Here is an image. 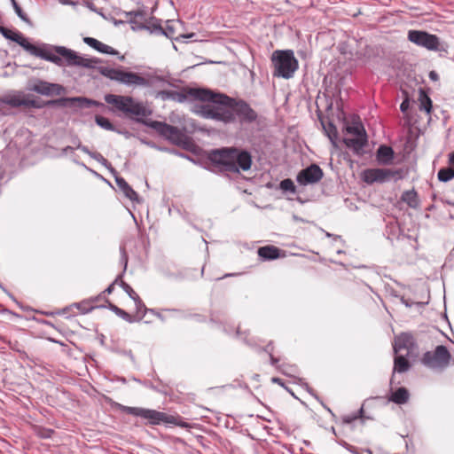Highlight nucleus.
<instances>
[{
    "label": "nucleus",
    "instance_id": "f257e3e1",
    "mask_svg": "<svg viewBox=\"0 0 454 454\" xmlns=\"http://www.w3.org/2000/svg\"><path fill=\"white\" fill-rule=\"evenodd\" d=\"M189 94L197 100L214 104L199 106L197 113L205 119L224 124L236 121L245 124L255 121L258 117L257 113L243 99L231 98L209 89H191Z\"/></svg>",
    "mask_w": 454,
    "mask_h": 454
},
{
    "label": "nucleus",
    "instance_id": "f03ea898",
    "mask_svg": "<svg viewBox=\"0 0 454 454\" xmlns=\"http://www.w3.org/2000/svg\"><path fill=\"white\" fill-rule=\"evenodd\" d=\"M0 34L4 38L17 43L31 55L51 62L58 67L68 66L94 68L96 64L99 62L98 58L82 57L76 51L65 46H56L45 43L41 46H36L29 43L27 38H26L20 32L12 30L1 25Z\"/></svg>",
    "mask_w": 454,
    "mask_h": 454
},
{
    "label": "nucleus",
    "instance_id": "7ed1b4c3",
    "mask_svg": "<svg viewBox=\"0 0 454 454\" xmlns=\"http://www.w3.org/2000/svg\"><path fill=\"white\" fill-rule=\"evenodd\" d=\"M104 99L107 104L113 105L117 110L122 112L125 115L130 117L136 116V121L137 122L144 123L147 127L154 129L163 137L166 136L171 126L170 124L160 121H144L142 118L151 114V111H149L143 103L135 101L132 97L106 94Z\"/></svg>",
    "mask_w": 454,
    "mask_h": 454
},
{
    "label": "nucleus",
    "instance_id": "20e7f679",
    "mask_svg": "<svg viewBox=\"0 0 454 454\" xmlns=\"http://www.w3.org/2000/svg\"><path fill=\"white\" fill-rule=\"evenodd\" d=\"M98 59L99 60L98 64L101 63V60L99 59ZM96 65H98V63ZM93 69H98V71L103 76L107 77L110 80L119 82L127 86L152 88L163 87L166 84H169L167 78L159 74L157 70L137 74L108 67L96 66Z\"/></svg>",
    "mask_w": 454,
    "mask_h": 454
},
{
    "label": "nucleus",
    "instance_id": "39448f33",
    "mask_svg": "<svg viewBox=\"0 0 454 454\" xmlns=\"http://www.w3.org/2000/svg\"><path fill=\"white\" fill-rule=\"evenodd\" d=\"M209 160L225 171L239 174L240 171H248L253 160L251 153L246 149L229 146L214 149L209 153Z\"/></svg>",
    "mask_w": 454,
    "mask_h": 454
},
{
    "label": "nucleus",
    "instance_id": "423d86ee",
    "mask_svg": "<svg viewBox=\"0 0 454 454\" xmlns=\"http://www.w3.org/2000/svg\"><path fill=\"white\" fill-rule=\"evenodd\" d=\"M273 75L290 79L298 69V60L292 50H277L271 56Z\"/></svg>",
    "mask_w": 454,
    "mask_h": 454
},
{
    "label": "nucleus",
    "instance_id": "0eeeda50",
    "mask_svg": "<svg viewBox=\"0 0 454 454\" xmlns=\"http://www.w3.org/2000/svg\"><path fill=\"white\" fill-rule=\"evenodd\" d=\"M116 407L121 412L146 419L148 424L152 426H158L161 424H177L176 419L174 416L156 410L141 407H130L121 403H116Z\"/></svg>",
    "mask_w": 454,
    "mask_h": 454
},
{
    "label": "nucleus",
    "instance_id": "6e6552de",
    "mask_svg": "<svg viewBox=\"0 0 454 454\" xmlns=\"http://www.w3.org/2000/svg\"><path fill=\"white\" fill-rule=\"evenodd\" d=\"M408 40L412 43L423 47L428 51H447V45L442 43L435 35L424 30H409Z\"/></svg>",
    "mask_w": 454,
    "mask_h": 454
},
{
    "label": "nucleus",
    "instance_id": "1a4fd4ad",
    "mask_svg": "<svg viewBox=\"0 0 454 454\" xmlns=\"http://www.w3.org/2000/svg\"><path fill=\"white\" fill-rule=\"evenodd\" d=\"M451 355L443 345L437 346L434 351H427L421 357V364L431 370L442 371L450 364Z\"/></svg>",
    "mask_w": 454,
    "mask_h": 454
},
{
    "label": "nucleus",
    "instance_id": "9d476101",
    "mask_svg": "<svg viewBox=\"0 0 454 454\" xmlns=\"http://www.w3.org/2000/svg\"><path fill=\"white\" fill-rule=\"evenodd\" d=\"M403 171L401 169L389 168H368L363 172V180L369 184L373 183L383 184L394 179L395 181L402 178Z\"/></svg>",
    "mask_w": 454,
    "mask_h": 454
},
{
    "label": "nucleus",
    "instance_id": "9b49d317",
    "mask_svg": "<svg viewBox=\"0 0 454 454\" xmlns=\"http://www.w3.org/2000/svg\"><path fill=\"white\" fill-rule=\"evenodd\" d=\"M49 105H58L63 107H77L79 109L90 108L92 106L104 107V104L85 97L60 98L49 101Z\"/></svg>",
    "mask_w": 454,
    "mask_h": 454
},
{
    "label": "nucleus",
    "instance_id": "f8f14e48",
    "mask_svg": "<svg viewBox=\"0 0 454 454\" xmlns=\"http://www.w3.org/2000/svg\"><path fill=\"white\" fill-rule=\"evenodd\" d=\"M27 90L47 97L54 95L59 96L65 91V88L62 85L40 79L30 81L27 85Z\"/></svg>",
    "mask_w": 454,
    "mask_h": 454
},
{
    "label": "nucleus",
    "instance_id": "ddd939ff",
    "mask_svg": "<svg viewBox=\"0 0 454 454\" xmlns=\"http://www.w3.org/2000/svg\"><path fill=\"white\" fill-rule=\"evenodd\" d=\"M323 175V170L318 165L311 164L299 172L296 180L300 184L307 185L317 183L322 179Z\"/></svg>",
    "mask_w": 454,
    "mask_h": 454
},
{
    "label": "nucleus",
    "instance_id": "4468645a",
    "mask_svg": "<svg viewBox=\"0 0 454 454\" xmlns=\"http://www.w3.org/2000/svg\"><path fill=\"white\" fill-rule=\"evenodd\" d=\"M414 344V340L411 334L403 333L399 336L395 337L394 343L395 354H400L403 350L406 351V356L409 355L411 348Z\"/></svg>",
    "mask_w": 454,
    "mask_h": 454
},
{
    "label": "nucleus",
    "instance_id": "2eb2a0df",
    "mask_svg": "<svg viewBox=\"0 0 454 454\" xmlns=\"http://www.w3.org/2000/svg\"><path fill=\"white\" fill-rule=\"evenodd\" d=\"M344 145L355 154L360 155L363 153L364 147L367 145V135L354 137H344Z\"/></svg>",
    "mask_w": 454,
    "mask_h": 454
},
{
    "label": "nucleus",
    "instance_id": "dca6fc26",
    "mask_svg": "<svg viewBox=\"0 0 454 454\" xmlns=\"http://www.w3.org/2000/svg\"><path fill=\"white\" fill-rule=\"evenodd\" d=\"M113 175L114 176L115 183L118 188L123 192L125 197L132 201L138 202V194L132 189V187L126 182V180L123 177L118 176L117 173Z\"/></svg>",
    "mask_w": 454,
    "mask_h": 454
},
{
    "label": "nucleus",
    "instance_id": "f3484780",
    "mask_svg": "<svg viewBox=\"0 0 454 454\" xmlns=\"http://www.w3.org/2000/svg\"><path fill=\"white\" fill-rule=\"evenodd\" d=\"M395 157V153L392 147L381 145L376 152V159L380 164L388 165L392 163Z\"/></svg>",
    "mask_w": 454,
    "mask_h": 454
},
{
    "label": "nucleus",
    "instance_id": "a211bd4d",
    "mask_svg": "<svg viewBox=\"0 0 454 454\" xmlns=\"http://www.w3.org/2000/svg\"><path fill=\"white\" fill-rule=\"evenodd\" d=\"M129 22L132 25V29H149L144 21L145 20V13L142 12H129L127 13Z\"/></svg>",
    "mask_w": 454,
    "mask_h": 454
},
{
    "label": "nucleus",
    "instance_id": "6ab92c4d",
    "mask_svg": "<svg viewBox=\"0 0 454 454\" xmlns=\"http://www.w3.org/2000/svg\"><path fill=\"white\" fill-rule=\"evenodd\" d=\"M280 249L274 246H264L258 248V255L265 261L275 260L279 257Z\"/></svg>",
    "mask_w": 454,
    "mask_h": 454
},
{
    "label": "nucleus",
    "instance_id": "aec40b11",
    "mask_svg": "<svg viewBox=\"0 0 454 454\" xmlns=\"http://www.w3.org/2000/svg\"><path fill=\"white\" fill-rule=\"evenodd\" d=\"M409 396L410 394L408 390L405 387H401L392 392L389 400L396 404H403L408 402Z\"/></svg>",
    "mask_w": 454,
    "mask_h": 454
},
{
    "label": "nucleus",
    "instance_id": "412c9836",
    "mask_svg": "<svg viewBox=\"0 0 454 454\" xmlns=\"http://www.w3.org/2000/svg\"><path fill=\"white\" fill-rule=\"evenodd\" d=\"M395 355L396 356L394 360V372L403 373L407 372L411 367L410 362L407 360L405 356L402 354Z\"/></svg>",
    "mask_w": 454,
    "mask_h": 454
},
{
    "label": "nucleus",
    "instance_id": "4be33fe9",
    "mask_svg": "<svg viewBox=\"0 0 454 454\" xmlns=\"http://www.w3.org/2000/svg\"><path fill=\"white\" fill-rule=\"evenodd\" d=\"M164 138L175 145H180L183 142L184 134L177 127L171 125Z\"/></svg>",
    "mask_w": 454,
    "mask_h": 454
},
{
    "label": "nucleus",
    "instance_id": "5701e85b",
    "mask_svg": "<svg viewBox=\"0 0 454 454\" xmlns=\"http://www.w3.org/2000/svg\"><path fill=\"white\" fill-rule=\"evenodd\" d=\"M322 126L332 145L337 147L338 131L335 125L332 121H328L326 124L322 121Z\"/></svg>",
    "mask_w": 454,
    "mask_h": 454
},
{
    "label": "nucleus",
    "instance_id": "b1692460",
    "mask_svg": "<svg viewBox=\"0 0 454 454\" xmlns=\"http://www.w3.org/2000/svg\"><path fill=\"white\" fill-rule=\"evenodd\" d=\"M402 200L410 207L416 208L419 205L418 193L413 189L405 191L402 194Z\"/></svg>",
    "mask_w": 454,
    "mask_h": 454
},
{
    "label": "nucleus",
    "instance_id": "393cba45",
    "mask_svg": "<svg viewBox=\"0 0 454 454\" xmlns=\"http://www.w3.org/2000/svg\"><path fill=\"white\" fill-rule=\"evenodd\" d=\"M419 110L425 111L427 114H430L432 111V100L428 97V95L423 90H419Z\"/></svg>",
    "mask_w": 454,
    "mask_h": 454
},
{
    "label": "nucleus",
    "instance_id": "a878e982",
    "mask_svg": "<svg viewBox=\"0 0 454 454\" xmlns=\"http://www.w3.org/2000/svg\"><path fill=\"white\" fill-rule=\"evenodd\" d=\"M345 131L354 137L367 135L364 127L359 121H355L352 125H347L345 127Z\"/></svg>",
    "mask_w": 454,
    "mask_h": 454
},
{
    "label": "nucleus",
    "instance_id": "bb28decb",
    "mask_svg": "<svg viewBox=\"0 0 454 454\" xmlns=\"http://www.w3.org/2000/svg\"><path fill=\"white\" fill-rule=\"evenodd\" d=\"M121 286L124 290V292L131 298L134 301L136 306H144L143 301L139 298V296L136 294V292L133 290V288L127 284L124 281H121Z\"/></svg>",
    "mask_w": 454,
    "mask_h": 454
},
{
    "label": "nucleus",
    "instance_id": "cd10ccee",
    "mask_svg": "<svg viewBox=\"0 0 454 454\" xmlns=\"http://www.w3.org/2000/svg\"><path fill=\"white\" fill-rule=\"evenodd\" d=\"M4 102L12 107H19L24 106L25 98L20 94L8 95L4 98Z\"/></svg>",
    "mask_w": 454,
    "mask_h": 454
},
{
    "label": "nucleus",
    "instance_id": "c85d7f7f",
    "mask_svg": "<svg viewBox=\"0 0 454 454\" xmlns=\"http://www.w3.org/2000/svg\"><path fill=\"white\" fill-rule=\"evenodd\" d=\"M109 308L112 311H114L118 317H120L121 318H122L123 320H125L126 322H129V323H133L135 322V318L129 315L128 312H126L125 310H123L122 309H120L119 307H117L116 305L114 304H112L110 303L109 304Z\"/></svg>",
    "mask_w": 454,
    "mask_h": 454
},
{
    "label": "nucleus",
    "instance_id": "c756f323",
    "mask_svg": "<svg viewBox=\"0 0 454 454\" xmlns=\"http://www.w3.org/2000/svg\"><path fill=\"white\" fill-rule=\"evenodd\" d=\"M439 181L446 183L454 178L453 169L451 168H442L437 173Z\"/></svg>",
    "mask_w": 454,
    "mask_h": 454
},
{
    "label": "nucleus",
    "instance_id": "7c9ffc66",
    "mask_svg": "<svg viewBox=\"0 0 454 454\" xmlns=\"http://www.w3.org/2000/svg\"><path fill=\"white\" fill-rule=\"evenodd\" d=\"M278 371L288 377H294L295 373L298 372V368L296 365L282 363L278 366Z\"/></svg>",
    "mask_w": 454,
    "mask_h": 454
},
{
    "label": "nucleus",
    "instance_id": "2f4dec72",
    "mask_svg": "<svg viewBox=\"0 0 454 454\" xmlns=\"http://www.w3.org/2000/svg\"><path fill=\"white\" fill-rule=\"evenodd\" d=\"M95 121L100 128L106 130L116 131V129L114 126V124L104 116L97 115L95 117Z\"/></svg>",
    "mask_w": 454,
    "mask_h": 454
},
{
    "label": "nucleus",
    "instance_id": "473e14b6",
    "mask_svg": "<svg viewBox=\"0 0 454 454\" xmlns=\"http://www.w3.org/2000/svg\"><path fill=\"white\" fill-rule=\"evenodd\" d=\"M91 158L99 162L106 168H108L112 174H116V170L112 167V165L101 153L94 152L93 153H91Z\"/></svg>",
    "mask_w": 454,
    "mask_h": 454
},
{
    "label": "nucleus",
    "instance_id": "72a5a7b5",
    "mask_svg": "<svg viewBox=\"0 0 454 454\" xmlns=\"http://www.w3.org/2000/svg\"><path fill=\"white\" fill-rule=\"evenodd\" d=\"M279 187L283 192H288L291 193L295 192V185L290 178L284 179L280 182Z\"/></svg>",
    "mask_w": 454,
    "mask_h": 454
},
{
    "label": "nucleus",
    "instance_id": "f704fd0d",
    "mask_svg": "<svg viewBox=\"0 0 454 454\" xmlns=\"http://www.w3.org/2000/svg\"><path fill=\"white\" fill-rule=\"evenodd\" d=\"M12 3V5L15 11V13L18 15L19 18H20L24 21H27L28 18L27 14L23 12L20 4L17 3L16 0H10Z\"/></svg>",
    "mask_w": 454,
    "mask_h": 454
},
{
    "label": "nucleus",
    "instance_id": "c9c22d12",
    "mask_svg": "<svg viewBox=\"0 0 454 454\" xmlns=\"http://www.w3.org/2000/svg\"><path fill=\"white\" fill-rule=\"evenodd\" d=\"M83 42L87 45L90 46L91 48L95 49L98 51V49L100 48V45L102 43L100 41H98V40H97V39H95L93 37H89V36L84 37L83 38Z\"/></svg>",
    "mask_w": 454,
    "mask_h": 454
},
{
    "label": "nucleus",
    "instance_id": "e433bc0d",
    "mask_svg": "<svg viewBox=\"0 0 454 454\" xmlns=\"http://www.w3.org/2000/svg\"><path fill=\"white\" fill-rule=\"evenodd\" d=\"M186 99H187V96L184 92L172 90V96H171L170 100H173V101H176L178 103H183V102L186 101Z\"/></svg>",
    "mask_w": 454,
    "mask_h": 454
},
{
    "label": "nucleus",
    "instance_id": "4c0bfd02",
    "mask_svg": "<svg viewBox=\"0 0 454 454\" xmlns=\"http://www.w3.org/2000/svg\"><path fill=\"white\" fill-rule=\"evenodd\" d=\"M363 413H364V409L363 407L358 411L357 414L356 415H347V416H344L342 420H343V423L345 424H350L352 423L354 420L357 419L358 418H362L363 416Z\"/></svg>",
    "mask_w": 454,
    "mask_h": 454
},
{
    "label": "nucleus",
    "instance_id": "58836bf2",
    "mask_svg": "<svg viewBox=\"0 0 454 454\" xmlns=\"http://www.w3.org/2000/svg\"><path fill=\"white\" fill-rule=\"evenodd\" d=\"M98 52L109 54V55H117L118 54V51L115 49H114L113 47H111L107 44H105L103 43H101L100 48L98 49Z\"/></svg>",
    "mask_w": 454,
    "mask_h": 454
},
{
    "label": "nucleus",
    "instance_id": "ea45409f",
    "mask_svg": "<svg viewBox=\"0 0 454 454\" xmlns=\"http://www.w3.org/2000/svg\"><path fill=\"white\" fill-rule=\"evenodd\" d=\"M172 96V90H159L155 92V98H160L163 101L170 100Z\"/></svg>",
    "mask_w": 454,
    "mask_h": 454
},
{
    "label": "nucleus",
    "instance_id": "a19ab883",
    "mask_svg": "<svg viewBox=\"0 0 454 454\" xmlns=\"http://www.w3.org/2000/svg\"><path fill=\"white\" fill-rule=\"evenodd\" d=\"M120 253H121V262L123 264V272H124L126 270L127 265H128V254L123 247H120Z\"/></svg>",
    "mask_w": 454,
    "mask_h": 454
},
{
    "label": "nucleus",
    "instance_id": "79ce46f5",
    "mask_svg": "<svg viewBox=\"0 0 454 454\" xmlns=\"http://www.w3.org/2000/svg\"><path fill=\"white\" fill-rule=\"evenodd\" d=\"M148 30L157 35H162L164 33V28L160 24H153L152 27H149Z\"/></svg>",
    "mask_w": 454,
    "mask_h": 454
},
{
    "label": "nucleus",
    "instance_id": "37998d69",
    "mask_svg": "<svg viewBox=\"0 0 454 454\" xmlns=\"http://www.w3.org/2000/svg\"><path fill=\"white\" fill-rule=\"evenodd\" d=\"M76 149L81 150L84 153L88 154L90 157H91V153H94V152H91L87 146L82 145L80 140H77Z\"/></svg>",
    "mask_w": 454,
    "mask_h": 454
},
{
    "label": "nucleus",
    "instance_id": "c03bdc74",
    "mask_svg": "<svg viewBox=\"0 0 454 454\" xmlns=\"http://www.w3.org/2000/svg\"><path fill=\"white\" fill-rule=\"evenodd\" d=\"M24 106H29V107H35V108H40L42 107L41 105L38 104L36 100L34 99H26L25 98V104Z\"/></svg>",
    "mask_w": 454,
    "mask_h": 454
},
{
    "label": "nucleus",
    "instance_id": "a18cd8bd",
    "mask_svg": "<svg viewBox=\"0 0 454 454\" xmlns=\"http://www.w3.org/2000/svg\"><path fill=\"white\" fill-rule=\"evenodd\" d=\"M410 107V101L408 98L403 100L400 105V110L402 113H406Z\"/></svg>",
    "mask_w": 454,
    "mask_h": 454
},
{
    "label": "nucleus",
    "instance_id": "49530a36",
    "mask_svg": "<svg viewBox=\"0 0 454 454\" xmlns=\"http://www.w3.org/2000/svg\"><path fill=\"white\" fill-rule=\"evenodd\" d=\"M175 34V30L172 27L168 26L166 29H164V33L162 34L166 37L172 38Z\"/></svg>",
    "mask_w": 454,
    "mask_h": 454
},
{
    "label": "nucleus",
    "instance_id": "de8ad7c7",
    "mask_svg": "<svg viewBox=\"0 0 454 454\" xmlns=\"http://www.w3.org/2000/svg\"><path fill=\"white\" fill-rule=\"evenodd\" d=\"M122 274H123V272H122L121 274H120V275L117 277V278L115 279V281H114L113 284H111V285H110V286H108V287L104 291V293H106V294H112V292L114 291V286L115 282H117V281H118V279L121 278Z\"/></svg>",
    "mask_w": 454,
    "mask_h": 454
},
{
    "label": "nucleus",
    "instance_id": "09e8293b",
    "mask_svg": "<svg viewBox=\"0 0 454 454\" xmlns=\"http://www.w3.org/2000/svg\"><path fill=\"white\" fill-rule=\"evenodd\" d=\"M339 443H340V445H341L343 448H345L349 452H353L354 446L350 445L349 443H348L345 441H341Z\"/></svg>",
    "mask_w": 454,
    "mask_h": 454
},
{
    "label": "nucleus",
    "instance_id": "8fccbe9b",
    "mask_svg": "<svg viewBox=\"0 0 454 454\" xmlns=\"http://www.w3.org/2000/svg\"><path fill=\"white\" fill-rule=\"evenodd\" d=\"M270 364L271 365L275 366L278 370V362H279V359L275 357L272 354L270 355Z\"/></svg>",
    "mask_w": 454,
    "mask_h": 454
},
{
    "label": "nucleus",
    "instance_id": "3c124183",
    "mask_svg": "<svg viewBox=\"0 0 454 454\" xmlns=\"http://www.w3.org/2000/svg\"><path fill=\"white\" fill-rule=\"evenodd\" d=\"M74 146L67 145V146H66V147H64V148L62 149V153H63V154H67V153H73V152H74Z\"/></svg>",
    "mask_w": 454,
    "mask_h": 454
},
{
    "label": "nucleus",
    "instance_id": "603ef678",
    "mask_svg": "<svg viewBox=\"0 0 454 454\" xmlns=\"http://www.w3.org/2000/svg\"><path fill=\"white\" fill-rule=\"evenodd\" d=\"M302 386L311 395L317 398V396L315 395L313 389L308 385V383H303Z\"/></svg>",
    "mask_w": 454,
    "mask_h": 454
},
{
    "label": "nucleus",
    "instance_id": "864d4df0",
    "mask_svg": "<svg viewBox=\"0 0 454 454\" xmlns=\"http://www.w3.org/2000/svg\"><path fill=\"white\" fill-rule=\"evenodd\" d=\"M271 381L273 383H277V384L280 385L281 387H285V384H284L283 380L280 378L273 377L271 379Z\"/></svg>",
    "mask_w": 454,
    "mask_h": 454
},
{
    "label": "nucleus",
    "instance_id": "5fc2aeb1",
    "mask_svg": "<svg viewBox=\"0 0 454 454\" xmlns=\"http://www.w3.org/2000/svg\"><path fill=\"white\" fill-rule=\"evenodd\" d=\"M429 78L433 81H437L438 80V74L434 72V71H431L429 73Z\"/></svg>",
    "mask_w": 454,
    "mask_h": 454
},
{
    "label": "nucleus",
    "instance_id": "6e6d98bb",
    "mask_svg": "<svg viewBox=\"0 0 454 454\" xmlns=\"http://www.w3.org/2000/svg\"><path fill=\"white\" fill-rule=\"evenodd\" d=\"M136 307H137V310L138 313L143 309L144 310L143 316H145V312L147 311L145 305L144 304V306H136Z\"/></svg>",
    "mask_w": 454,
    "mask_h": 454
},
{
    "label": "nucleus",
    "instance_id": "4d7b16f0",
    "mask_svg": "<svg viewBox=\"0 0 454 454\" xmlns=\"http://www.w3.org/2000/svg\"><path fill=\"white\" fill-rule=\"evenodd\" d=\"M262 351L269 353V355L272 354V348H270V344L262 348Z\"/></svg>",
    "mask_w": 454,
    "mask_h": 454
},
{
    "label": "nucleus",
    "instance_id": "13d9d810",
    "mask_svg": "<svg viewBox=\"0 0 454 454\" xmlns=\"http://www.w3.org/2000/svg\"><path fill=\"white\" fill-rule=\"evenodd\" d=\"M449 162H450V164L454 166V152L450 153V155H449Z\"/></svg>",
    "mask_w": 454,
    "mask_h": 454
},
{
    "label": "nucleus",
    "instance_id": "bf43d9fd",
    "mask_svg": "<svg viewBox=\"0 0 454 454\" xmlns=\"http://www.w3.org/2000/svg\"><path fill=\"white\" fill-rule=\"evenodd\" d=\"M73 161H74L75 164H77V165H80V166H82V167H84V168H88L85 166V164H83V163H82V162L78 161V160H75V159H74V160H73Z\"/></svg>",
    "mask_w": 454,
    "mask_h": 454
},
{
    "label": "nucleus",
    "instance_id": "052dcab7",
    "mask_svg": "<svg viewBox=\"0 0 454 454\" xmlns=\"http://www.w3.org/2000/svg\"><path fill=\"white\" fill-rule=\"evenodd\" d=\"M244 341H245L247 345H249V346H253V345H254L250 340H247V337H245V338H244Z\"/></svg>",
    "mask_w": 454,
    "mask_h": 454
},
{
    "label": "nucleus",
    "instance_id": "680f3d73",
    "mask_svg": "<svg viewBox=\"0 0 454 454\" xmlns=\"http://www.w3.org/2000/svg\"><path fill=\"white\" fill-rule=\"evenodd\" d=\"M147 311L151 312L152 314H153V315H155V316H156V315H157V313H158V312H156V311H155V309H147Z\"/></svg>",
    "mask_w": 454,
    "mask_h": 454
},
{
    "label": "nucleus",
    "instance_id": "e2e57ef3",
    "mask_svg": "<svg viewBox=\"0 0 454 454\" xmlns=\"http://www.w3.org/2000/svg\"><path fill=\"white\" fill-rule=\"evenodd\" d=\"M284 387L285 389H286V390H287V391H288V392H289L293 396H294V397H295L294 394L292 392V390H291V389H289V388H288L287 387H286V386H285V387Z\"/></svg>",
    "mask_w": 454,
    "mask_h": 454
},
{
    "label": "nucleus",
    "instance_id": "0e129e2a",
    "mask_svg": "<svg viewBox=\"0 0 454 454\" xmlns=\"http://www.w3.org/2000/svg\"><path fill=\"white\" fill-rule=\"evenodd\" d=\"M77 140H79L77 137L73 140V143L75 146H77ZM76 147H74L75 149Z\"/></svg>",
    "mask_w": 454,
    "mask_h": 454
},
{
    "label": "nucleus",
    "instance_id": "69168bd1",
    "mask_svg": "<svg viewBox=\"0 0 454 454\" xmlns=\"http://www.w3.org/2000/svg\"><path fill=\"white\" fill-rule=\"evenodd\" d=\"M156 316H157L160 319L164 320V318H163V317L161 316V314H160V313H157V315H156Z\"/></svg>",
    "mask_w": 454,
    "mask_h": 454
},
{
    "label": "nucleus",
    "instance_id": "338daca9",
    "mask_svg": "<svg viewBox=\"0 0 454 454\" xmlns=\"http://www.w3.org/2000/svg\"><path fill=\"white\" fill-rule=\"evenodd\" d=\"M92 309H93V307H90V309H84V313L90 312V310H92Z\"/></svg>",
    "mask_w": 454,
    "mask_h": 454
},
{
    "label": "nucleus",
    "instance_id": "774afa93",
    "mask_svg": "<svg viewBox=\"0 0 454 454\" xmlns=\"http://www.w3.org/2000/svg\"><path fill=\"white\" fill-rule=\"evenodd\" d=\"M325 236H326V237H333V234H331V233H329V232H325Z\"/></svg>",
    "mask_w": 454,
    "mask_h": 454
}]
</instances>
